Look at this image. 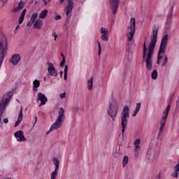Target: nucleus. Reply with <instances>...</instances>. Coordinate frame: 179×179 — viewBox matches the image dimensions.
I'll return each instance as SVG.
<instances>
[{"label":"nucleus","instance_id":"64","mask_svg":"<svg viewBox=\"0 0 179 179\" xmlns=\"http://www.w3.org/2000/svg\"><path fill=\"white\" fill-rule=\"evenodd\" d=\"M162 133H163V131H159L158 136H160V135H162Z\"/></svg>","mask_w":179,"mask_h":179},{"label":"nucleus","instance_id":"52","mask_svg":"<svg viewBox=\"0 0 179 179\" xmlns=\"http://www.w3.org/2000/svg\"><path fill=\"white\" fill-rule=\"evenodd\" d=\"M157 179L162 178V173H159L157 176Z\"/></svg>","mask_w":179,"mask_h":179},{"label":"nucleus","instance_id":"18","mask_svg":"<svg viewBox=\"0 0 179 179\" xmlns=\"http://www.w3.org/2000/svg\"><path fill=\"white\" fill-rule=\"evenodd\" d=\"M34 29H41V27H43V20L41 19H38L34 22Z\"/></svg>","mask_w":179,"mask_h":179},{"label":"nucleus","instance_id":"36","mask_svg":"<svg viewBox=\"0 0 179 179\" xmlns=\"http://www.w3.org/2000/svg\"><path fill=\"white\" fill-rule=\"evenodd\" d=\"M141 144V139L137 138L134 141V146L139 145Z\"/></svg>","mask_w":179,"mask_h":179},{"label":"nucleus","instance_id":"14","mask_svg":"<svg viewBox=\"0 0 179 179\" xmlns=\"http://www.w3.org/2000/svg\"><path fill=\"white\" fill-rule=\"evenodd\" d=\"M68 6L66 7V15L68 16L73 9V1L72 0H67Z\"/></svg>","mask_w":179,"mask_h":179},{"label":"nucleus","instance_id":"48","mask_svg":"<svg viewBox=\"0 0 179 179\" xmlns=\"http://www.w3.org/2000/svg\"><path fill=\"white\" fill-rule=\"evenodd\" d=\"M52 36L55 37V41L57 40V37H58V35H57V33L53 32Z\"/></svg>","mask_w":179,"mask_h":179},{"label":"nucleus","instance_id":"6","mask_svg":"<svg viewBox=\"0 0 179 179\" xmlns=\"http://www.w3.org/2000/svg\"><path fill=\"white\" fill-rule=\"evenodd\" d=\"M8 39L6 38H3L0 39V69L3 64V59L8 54Z\"/></svg>","mask_w":179,"mask_h":179},{"label":"nucleus","instance_id":"31","mask_svg":"<svg viewBox=\"0 0 179 179\" xmlns=\"http://www.w3.org/2000/svg\"><path fill=\"white\" fill-rule=\"evenodd\" d=\"M101 38L103 41H108V36H107V34H103L101 36Z\"/></svg>","mask_w":179,"mask_h":179},{"label":"nucleus","instance_id":"59","mask_svg":"<svg viewBox=\"0 0 179 179\" xmlns=\"http://www.w3.org/2000/svg\"><path fill=\"white\" fill-rule=\"evenodd\" d=\"M13 94V92H9V94H8V96L9 97H12Z\"/></svg>","mask_w":179,"mask_h":179},{"label":"nucleus","instance_id":"8","mask_svg":"<svg viewBox=\"0 0 179 179\" xmlns=\"http://www.w3.org/2000/svg\"><path fill=\"white\" fill-rule=\"evenodd\" d=\"M169 111H170V106H167V107L163 112L164 116H162L160 121L161 127L159 128V131H163V129H164V125H166V121H167V117H169Z\"/></svg>","mask_w":179,"mask_h":179},{"label":"nucleus","instance_id":"60","mask_svg":"<svg viewBox=\"0 0 179 179\" xmlns=\"http://www.w3.org/2000/svg\"><path fill=\"white\" fill-rule=\"evenodd\" d=\"M135 152H136V153H138L139 152V149L135 148Z\"/></svg>","mask_w":179,"mask_h":179},{"label":"nucleus","instance_id":"23","mask_svg":"<svg viewBox=\"0 0 179 179\" xmlns=\"http://www.w3.org/2000/svg\"><path fill=\"white\" fill-rule=\"evenodd\" d=\"M57 176H58V170L55 169L54 171L51 173L50 179H57Z\"/></svg>","mask_w":179,"mask_h":179},{"label":"nucleus","instance_id":"7","mask_svg":"<svg viewBox=\"0 0 179 179\" xmlns=\"http://www.w3.org/2000/svg\"><path fill=\"white\" fill-rule=\"evenodd\" d=\"M136 21L134 17L131 18L129 25L127 27V41H132L136 31Z\"/></svg>","mask_w":179,"mask_h":179},{"label":"nucleus","instance_id":"17","mask_svg":"<svg viewBox=\"0 0 179 179\" xmlns=\"http://www.w3.org/2000/svg\"><path fill=\"white\" fill-rule=\"evenodd\" d=\"M23 8H24V3L23 2V0H21L18 3V6L16 8L13 9V13H16L17 12H19V10H22Z\"/></svg>","mask_w":179,"mask_h":179},{"label":"nucleus","instance_id":"15","mask_svg":"<svg viewBox=\"0 0 179 179\" xmlns=\"http://www.w3.org/2000/svg\"><path fill=\"white\" fill-rule=\"evenodd\" d=\"M22 121H23V108L22 107H21L17 120L16 121V122L15 124V127H19V125H20V122H22Z\"/></svg>","mask_w":179,"mask_h":179},{"label":"nucleus","instance_id":"40","mask_svg":"<svg viewBox=\"0 0 179 179\" xmlns=\"http://www.w3.org/2000/svg\"><path fill=\"white\" fill-rule=\"evenodd\" d=\"M120 156H121V153L118 152H115V157H116V159H119Z\"/></svg>","mask_w":179,"mask_h":179},{"label":"nucleus","instance_id":"38","mask_svg":"<svg viewBox=\"0 0 179 179\" xmlns=\"http://www.w3.org/2000/svg\"><path fill=\"white\" fill-rule=\"evenodd\" d=\"M26 12H27V10L26 8H24V9L22 10V12L20 16L22 17H24V16H26Z\"/></svg>","mask_w":179,"mask_h":179},{"label":"nucleus","instance_id":"51","mask_svg":"<svg viewBox=\"0 0 179 179\" xmlns=\"http://www.w3.org/2000/svg\"><path fill=\"white\" fill-rule=\"evenodd\" d=\"M167 24H171V19L168 18V20H167Z\"/></svg>","mask_w":179,"mask_h":179},{"label":"nucleus","instance_id":"22","mask_svg":"<svg viewBox=\"0 0 179 179\" xmlns=\"http://www.w3.org/2000/svg\"><path fill=\"white\" fill-rule=\"evenodd\" d=\"M174 96H176V92L171 94L169 101V104H168V106H169V110L171 107V103H173V99H174Z\"/></svg>","mask_w":179,"mask_h":179},{"label":"nucleus","instance_id":"3","mask_svg":"<svg viewBox=\"0 0 179 179\" xmlns=\"http://www.w3.org/2000/svg\"><path fill=\"white\" fill-rule=\"evenodd\" d=\"M63 120H65V110H64V108H60L59 111V116L56 120V122L52 124L46 134L48 135V134L52 132L54 129H59V128L62 127V122H64Z\"/></svg>","mask_w":179,"mask_h":179},{"label":"nucleus","instance_id":"10","mask_svg":"<svg viewBox=\"0 0 179 179\" xmlns=\"http://www.w3.org/2000/svg\"><path fill=\"white\" fill-rule=\"evenodd\" d=\"M38 101H41V103L38 105V107H41V106L45 105V103L48 101V99H47V96H45V94L38 92Z\"/></svg>","mask_w":179,"mask_h":179},{"label":"nucleus","instance_id":"44","mask_svg":"<svg viewBox=\"0 0 179 179\" xmlns=\"http://www.w3.org/2000/svg\"><path fill=\"white\" fill-rule=\"evenodd\" d=\"M175 171H177L178 173L179 171V162L178 163L176 164V166H175Z\"/></svg>","mask_w":179,"mask_h":179},{"label":"nucleus","instance_id":"24","mask_svg":"<svg viewBox=\"0 0 179 179\" xmlns=\"http://www.w3.org/2000/svg\"><path fill=\"white\" fill-rule=\"evenodd\" d=\"M129 160V158L128 157V156H124V157L123 162H122L123 167H125V166H127V164H128Z\"/></svg>","mask_w":179,"mask_h":179},{"label":"nucleus","instance_id":"9","mask_svg":"<svg viewBox=\"0 0 179 179\" xmlns=\"http://www.w3.org/2000/svg\"><path fill=\"white\" fill-rule=\"evenodd\" d=\"M110 8L113 10V15H117L118 10V5H120V0H109Z\"/></svg>","mask_w":179,"mask_h":179},{"label":"nucleus","instance_id":"39","mask_svg":"<svg viewBox=\"0 0 179 179\" xmlns=\"http://www.w3.org/2000/svg\"><path fill=\"white\" fill-rule=\"evenodd\" d=\"M66 60H65V59H63L62 60V62H60V66H61V68H62V67H64V65H65V62H66Z\"/></svg>","mask_w":179,"mask_h":179},{"label":"nucleus","instance_id":"50","mask_svg":"<svg viewBox=\"0 0 179 179\" xmlns=\"http://www.w3.org/2000/svg\"><path fill=\"white\" fill-rule=\"evenodd\" d=\"M43 3H44V5H47V3H49L50 1H51V0H43Z\"/></svg>","mask_w":179,"mask_h":179},{"label":"nucleus","instance_id":"46","mask_svg":"<svg viewBox=\"0 0 179 179\" xmlns=\"http://www.w3.org/2000/svg\"><path fill=\"white\" fill-rule=\"evenodd\" d=\"M64 73H68V65H65L64 66Z\"/></svg>","mask_w":179,"mask_h":179},{"label":"nucleus","instance_id":"37","mask_svg":"<svg viewBox=\"0 0 179 179\" xmlns=\"http://www.w3.org/2000/svg\"><path fill=\"white\" fill-rule=\"evenodd\" d=\"M59 97H60V99H65V97H66V92H63V93L60 94Z\"/></svg>","mask_w":179,"mask_h":179},{"label":"nucleus","instance_id":"33","mask_svg":"<svg viewBox=\"0 0 179 179\" xmlns=\"http://www.w3.org/2000/svg\"><path fill=\"white\" fill-rule=\"evenodd\" d=\"M171 176L173 177V178H178V172L174 171V172L171 173Z\"/></svg>","mask_w":179,"mask_h":179},{"label":"nucleus","instance_id":"27","mask_svg":"<svg viewBox=\"0 0 179 179\" xmlns=\"http://www.w3.org/2000/svg\"><path fill=\"white\" fill-rule=\"evenodd\" d=\"M34 87H40V80H35L33 82Z\"/></svg>","mask_w":179,"mask_h":179},{"label":"nucleus","instance_id":"30","mask_svg":"<svg viewBox=\"0 0 179 179\" xmlns=\"http://www.w3.org/2000/svg\"><path fill=\"white\" fill-rule=\"evenodd\" d=\"M97 43H98V55L100 56L101 54V44L100 43V42L99 41H97Z\"/></svg>","mask_w":179,"mask_h":179},{"label":"nucleus","instance_id":"21","mask_svg":"<svg viewBox=\"0 0 179 179\" xmlns=\"http://www.w3.org/2000/svg\"><path fill=\"white\" fill-rule=\"evenodd\" d=\"M87 87L89 90H92L93 88V77H91L90 80L87 81Z\"/></svg>","mask_w":179,"mask_h":179},{"label":"nucleus","instance_id":"11","mask_svg":"<svg viewBox=\"0 0 179 179\" xmlns=\"http://www.w3.org/2000/svg\"><path fill=\"white\" fill-rule=\"evenodd\" d=\"M14 136L16 138L17 142H26V137L23 134V131L20 130L14 134Z\"/></svg>","mask_w":179,"mask_h":179},{"label":"nucleus","instance_id":"41","mask_svg":"<svg viewBox=\"0 0 179 179\" xmlns=\"http://www.w3.org/2000/svg\"><path fill=\"white\" fill-rule=\"evenodd\" d=\"M136 110H137V111H139L141 110V103H138L136 104Z\"/></svg>","mask_w":179,"mask_h":179},{"label":"nucleus","instance_id":"16","mask_svg":"<svg viewBox=\"0 0 179 179\" xmlns=\"http://www.w3.org/2000/svg\"><path fill=\"white\" fill-rule=\"evenodd\" d=\"M48 72L50 76H58V71H56L54 66L48 67Z\"/></svg>","mask_w":179,"mask_h":179},{"label":"nucleus","instance_id":"32","mask_svg":"<svg viewBox=\"0 0 179 179\" xmlns=\"http://www.w3.org/2000/svg\"><path fill=\"white\" fill-rule=\"evenodd\" d=\"M167 61H169V57H167V55H165L164 59V63L162 64V66H166V64H167Z\"/></svg>","mask_w":179,"mask_h":179},{"label":"nucleus","instance_id":"42","mask_svg":"<svg viewBox=\"0 0 179 179\" xmlns=\"http://www.w3.org/2000/svg\"><path fill=\"white\" fill-rule=\"evenodd\" d=\"M34 23V22L33 21H31V20H30V21H29V22H27V26L28 27H30L31 26H32V24H33Z\"/></svg>","mask_w":179,"mask_h":179},{"label":"nucleus","instance_id":"5","mask_svg":"<svg viewBox=\"0 0 179 179\" xmlns=\"http://www.w3.org/2000/svg\"><path fill=\"white\" fill-rule=\"evenodd\" d=\"M128 118H129V107L126 105L123 107V110L121 113V127L122 136H124V133L125 132V129H127Z\"/></svg>","mask_w":179,"mask_h":179},{"label":"nucleus","instance_id":"4","mask_svg":"<svg viewBox=\"0 0 179 179\" xmlns=\"http://www.w3.org/2000/svg\"><path fill=\"white\" fill-rule=\"evenodd\" d=\"M120 106L118 102L115 99H113L109 103V108L107 109L108 115L112 118L113 121H115L117 114H118V109Z\"/></svg>","mask_w":179,"mask_h":179},{"label":"nucleus","instance_id":"53","mask_svg":"<svg viewBox=\"0 0 179 179\" xmlns=\"http://www.w3.org/2000/svg\"><path fill=\"white\" fill-rule=\"evenodd\" d=\"M38 90L37 87H33V92H34V93L37 92Z\"/></svg>","mask_w":179,"mask_h":179},{"label":"nucleus","instance_id":"20","mask_svg":"<svg viewBox=\"0 0 179 179\" xmlns=\"http://www.w3.org/2000/svg\"><path fill=\"white\" fill-rule=\"evenodd\" d=\"M47 15H48V10L45 9L41 11V13L39 14V17L41 19H45L47 17Z\"/></svg>","mask_w":179,"mask_h":179},{"label":"nucleus","instance_id":"1","mask_svg":"<svg viewBox=\"0 0 179 179\" xmlns=\"http://www.w3.org/2000/svg\"><path fill=\"white\" fill-rule=\"evenodd\" d=\"M159 33V27L154 26L152 28V35L148 48L146 47V38L143 46V59L145 62V68L147 71L153 69V54H155V48H156V43H157V34Z\"/></svg>","mask_w":179,"mask_h":179},{"label":"nucleus","instance_id":"35","mask_svg":"<svg viewBox=\"0 0 179 179\" xmlns=\"http://www.w3.org/2000/svg\"><path fill=\"white\" fill-rule=\"evenodd\" d=\"M23 20H24V17H22L20 15V17H19V20H18L19 24H22L23 23Z\"/></svg>","mask_w":179,"mask_h":179},{"label":"nucleus","instance_id":"54","mask_svg":"<svg viewBox=\"0 0 179 179\" xmlns=\"http://www.w3.org/2000/svg\"><path fill=\"white\" fill-rule=\"evenodd\" d=\"M48 65H49V68H51V66H54L52 63H50V62H48Z\"/></svg>","mask_w":179,"mask_h":179},{"label":"nucleus","instance_id":"62","mask_svg":"<svg viewBox=\"0 0 179 179\" xmlns=\"http://www.w3.org/2000/svg\"><path fill=\"white\" fill-rule=\"evenodd\" d=\"M17 29H20V25H17V27H15V30H17Z\"/></svg>","mask_w":179,"mask_h":179},{"label":"nucleus","instance_id":"2","mask_svg":"<svg viewBox=\"0 0 179 179\" xmlns=\"http://www.w3.org/2000/svg\"><path fill=\"white\" fill-rule=\"evenodd\" d=\"M169 43V34H165L162 39L159 49L158 50L157 54V64L160 65V61L163 59V57H164V54L166 52V49L167 48V43Z\"/></svg>","mask_w":179,"mask_h":179},{"label":"nucleus","instance_id":"45","mask_svg":"<svg viewBox=\"0 0 179 179\" xmlns=\"http://www.w3.org/2000/svg\"><path fill=\"white\" fill-rule=\"evenodd\" d=\"M138 113H139V110H137L136 109H135L133 113V117H136V115L138 114Z\"/></svg>","mask_w":179,"mask_h":179},{"label":"nucleus","instance_id":"43","mask_svg":"<svg viewBox=\"0 0 179 179\" xmlns=\"http://www.w3.org/2000/svg\"><path fill=\"white\" fill-rule=\"evenodd\" d=\"M176 110H179V96L178 98V100L176 101Z\"/></svg>","mask_w":179,"mask_h":179},{"label":"nucleus","instance_id":"28","mask_svg":"<svg viewBox=\"0 0 179 179\" xmlns=\"http://www.w3.org/2000/svg\"><path fill=\"white\" fill-rule=\"evenodd\" d=\"M100 33L101 34H108V30L104 27H101Z\"/></svg>","mask_w":179,"mask_h":179},{"label":"nucleus","instance_id":"49","mask_svg":"<svg viewBox=\"0 0 179 179\" xmlns=\"http://www.w3.org/2000/svg\"><path fill=\"white\" fill-rule=\"evenodd\" d=\"M3 122H4V124H8V122H9V120H8V118H4L3 120Z\"/></svg>","mask_w":179,"mask_h":179},{"label":"nucleus","instance_id":"29","mask_svg":"<svg viewBox=\"0 0 179 179\" xmlns=\"http://www.w3.org/2000/svg\"><path fill=\"white\" fill-rule=\"evenodd\" d=\"M173 10H174V6H172L171 10H169V15H168V19H173Z\"/></svg>","mask_w":179,"mask_h":179},{"label":"nucleus","instance_id":"57","mask_svg":"<svg viewBox=\"0 0 179 179\" xmlns=\"http://www.w3.org/2000/svg\"><path fill=\"white\" fill-rule=\"evenodd\" d=\"M60 77L62 78V75H64V71H59Z\"/></svg>","mask_w":179,"mask_h":179},{"label":"nucleus","instance_id":"47","mask_svg":"<svg viewBox=\"0 0 179 179\" xmlns=\"http://www.w3.org/2000/svg\"><path fill=\"white\" fill-rule=\"evenodd\" d=\"M55 20H60V19H61V15H56L55 17Z\"/></svg>","mask_w":179,"mask_h":179},{"label":"nucleus","instance_id":"56","mask_svg":"<svg viewBox=\"0 0 179 179\" xmlns=\"http://www.w3.org/2000/svg\"><path fill=\"white\" fill-rule=\"evenodd\" d=\"M68 79V73H64V80Z\"/></svg>","mask_w":179,"mask_h":179},{"label":"nucleus","instance_id":"19","mask_svg":"<svg viewBox=\"0 0 179 179\" xmlns=\"http://www.w3.org/2000/svg\"><path fill=\"white\" fill-rule=\"evenodd\" d=\"M54 165H55V170L59 169V159L57 157H54L52 159Z\"/></svg>","mask_w":179,"mask_h":179},{"label":"nucleus","instance_id":"55","mask_svg":"<svg viewBox=\"0 0 179 179\" xmlns=\"http://www.w3.org/2000/svg\"><path fill=\"white\" fill-rule=\"evenodd\" d=\"M61 57L62 58V59L64 60H66V59L65 58V55H63V53H61Z\"/></svg>","mask_w":179,"mask_h":179},{"label":"nucleus","instance_id":"25","mask_svg":"<svg viewBox=\"0 0 179 179\" xmlns=\"http://www.w3.org/2000/svg\"><path fill=\"white\" fill-rule=\"evenodd\" d=\"M37 16H38V13H34L32 14L31 18H30V20L31 22H35L36 19H37Z\"/></svg>","mask_w":179,"mask_h":179},{"label":"nucleus","instance_id":"34","mask_svg":"<svg viewBox=\"0 0 179 179\" xmlns=\"http://www.w3.org/2000/svg\"><path fill=\"white\" fill-rule=\"evenodd\" d=\"M8 2V0H0V8H2L5 3Z\"/></svg>","mask_w":179,"mask_h":179},{"label":"nucleus","instance_id":"12","mask_svg":"<svg viewBox=\"0 0 179 179\" xmlns=\"http://www.w3.org/2000/svg\"><path fill=\"white\" fill-rule=\"evenodd\" d=\"M20 55L15 54L12 55L11 58H10V62H11V64L16 66V65H17L19 62H20Z\"/></svg>","mask_w":179,"mask_h":179},{"label":"nucleus","instance_id":"61","mask_svg":"<svg viewBox=\"0 0 179 179\" xmlns=\"http://www.w3.org/2000/svg\"><path fill=\"white\" fill-rule=\"evenodd\" d=\"M135 148H136V149H140L141 148V147L139 146V145H135Z\"/></svg>","mask_w":179,"mask_h":179},{"label":"nucleus","instance_id":"63","mask_svg":"<svg viewBox=\"0 0 179 179\" xmlns=\"http://www.w3.org/2000/svg\"><path fill=\"white\" fill-rule=\"evenodd\" d=\"M135 156H136V157H138V156H139V153L138 152H136L135 153Z\"/></svg>","mask_w":179,"mask_h":179},{"label":"nucleus","instance_id":"13","mask_svg":"<svg viewBox=\"0 0 179 179\" xmlns=\"http://www.w3.org/2000/svg\"><path fill=\"white\" fill-rule=\"evenodd\" d=\"M8 101L9 99L6 98L5 101H3V106L2 103H1L0 102V124H2V118H1V117H2V114H3V111H5V105L8 104Z\"/></svg>","mask_w":179,"mask_h":179},{"label":"nucleus","instance_id":"26","mask_svg":"<svg viewBox=\"0 0 179 179\" xmlns=\"http://www.w3.org/2000/svg\"><path fill=\"white\" fill-rule=\"evenodd\" d=\"M152 79H157V70H154L151 74Z\"/></svg>","mask_w":179,"mask_h":179},{"label":"nucleus","instance_id":"58","mask_svg":"<svg viewBox=\"0 0 179 179\" xmlns=\"http://www.w3.org/2000/svg\"><path fill=\"white\" fill-rule=\"evenodd\" d=\"M34 118H35V122L34 124V125H36V124L37 122V116H35Z\"/></svg>","mask_w":179,"mask_h":179}]
</instances>
